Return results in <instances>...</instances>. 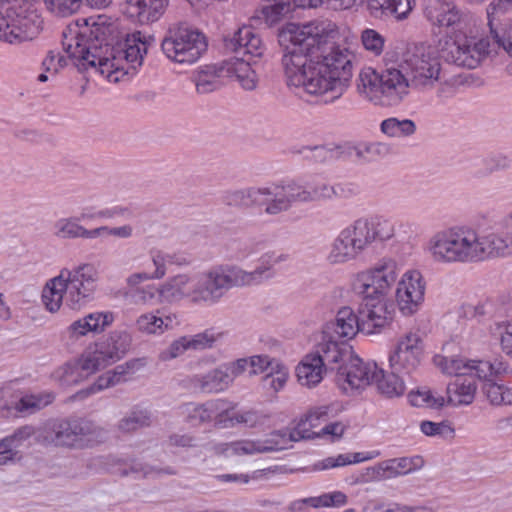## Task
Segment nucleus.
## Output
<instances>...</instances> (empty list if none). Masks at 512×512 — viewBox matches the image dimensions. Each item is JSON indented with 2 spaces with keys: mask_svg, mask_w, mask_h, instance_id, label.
Wrapping results in <instances>:
<instances>
[{
  "mask_svg": "<svg viewBox=\"0 0 512 512\" xmlns=\"http://www.w3.org/2000/svg\"><path fill=\"white\" fill-rule=\"evenodd\" d=\"M54 396L52 394L27 395L22 397L15 406V409L21 413H33L52 403Z\"/></svg>",
  "mask_w": 512,
  "mask_h": 512,
  "instance_id": "obj_52",
  "label": "nucleus"
},
{
  "mask_svg": "<svg viewBox=\"0 0 512 512\" xmlns=\"http://www.w3.org/2000/svg\"><path fill=\"white\" fill-rule=\"evenodd\" d=\"M161 48L168 59L179 64H193L207 49L205 36L198 30L179 24L170 27Z\"/></svg>",
  "mask_w": 512,
  "mask_h": 512,
  "instance_id": "obj_8",
  "label": "nucleus"
},
{
  "mask_svg": "<svg viewBox=\"0 0 512 512\" xmlns=\"http://www.w3.org/2000/svg\"><path fill=\"white\" fill-rule=\"evenodd\" d=\"M285 259H286V256L284 254L276 255L275 252H268V253L264 254L260 258L261 264L254 271H258V270H265V271L262 273L261 279L259 281L255 282L254 285L260 284L263 281L273 277L274 274L272 272V267L276 263L284 261Z\"/></svg>",
  "mask_w": 512,
  "mask_h": 512,
  "instance_id": "obj_58",
  "label": "nucleus"
},
{
  "mask_svg": "<svg viewBox=\"0 0 512 512\" xmlns=\"http://www.w3.org/2000/svg\"><path fill=\"white\" fill-rule=\"evenodd\" d=\"M424 15L439 27H450L460 22L462 13L453 0H424Z\"/></svg>",
  "mask_w": 512,
  "mask_h": 512,
  "instance_id": "obj_24",
  "label": "nucleus"
},
{
  "mask_svg": "<svg viewBox=\"0 0 512 512\" xmlns=\"http://www.w3.org/2000/svg\"><path fill=\"white\" fill-rule=\"evenodd\" d=\"M223 366L212 369L205 374H196L191 379L194 389L203 393H218L230 386V378Z\"/></svg>",
  "mask_w": 512,
  "mask_h": 512,
  "instance_id": "obj_29",
  "label": "nucleus"
},
{
  "mask_svg": "<svg viewBox=\"0 0 512 512\" xmlns=\"http://www.w3.org/2000/svg\"><path fill=\"white\" fill-rule=\"evenodd\" d=\"M433 362L445 374L454 376L469 375L470 360H465L461 357L436 355L433 358Z\"/></svg>",
  "mask_w": 512,
  "mask_h": 512,
  "instance_id": "obj_47",
  "label": "nucleus"
},
{
  "mask_svg": "<svg viewBox=\"0 0 512 512\" xmlns=\"http://www.w3.org/2000/svg\"><path fill=\"white\" fill-rule=\"evenodd\" d=\"M321 358L322 365L326 369L337 370L340 362L345 363L346 359L352 354L347 350L341 349L337 343V339L330 338V340L321 343L318 350L314 352Z\"/></svg>",
  "mask_w": 512,
  "mask_h": 512,
  "instance_id": "obj_39",
  "label": "nucleus"
},
{
  "mask_svg": "<svg viewBox=\"0 0 512 512\" xmlns=\"http://www.w3.org/2000/svg\"><path fill=\"white\" fill-rule=\"evenodd\" d=\"M114 320L111 312H95L72 322L67 328L71 339H79L88 333H101L110 326Z\"/></svg>",
  "mask_w": 512,
  "mask_h": 512,
  "instance_id": "obj_26",
  "label": "nucleus"
},
{
  "mask_svg": "<svg viewBox=\"0 0 512 512\" xmlns=\"http://www.w3.org/2000/svg\"><path fill=\"white\" fill-rule=\"evenodd\" d=\"M429 252L438 263H477V232L467 227L439 231L429 241Z\"/></svg>",
  "mask_w": 512,
  "mask_h": 512,
  "instance_id": "obj_5",
  "label": "nucleus"
},
{
  "mask_svg": "<svg viewBox=\"0 0 512 512\" xmlns=\"http://www.w3.org/2000/svg\"><path fill=\"white\" fill-rule=\"evenodd\" d=\"M423 465L424 460L421 456L401 457L379 463L375 471L379 479H387L409 474L422 468Z\"/></svg>",
  "mask_w": 512,
  "mask_h": 512,
  "instance_id": "obj_28",
  "label": "nucleus"
},
{
  "mask_svg": "<svg viewBox=\"0 0 512 512\" xmlns=\"http://www.w3.org/2000/svg\"><path fill=\"white\" fill-rule=\"evenodd\" d=\"M361 43L364 49L374 56L382 54L385 46V37L375 29L366 28L361 32Z\"/></svg>",
  "mask_w": 512,
  "mask_h": 512,
  "instance_id": "obj_53",
  "label": "nucleus"
},
{
  "mask_svg": "<svg viewBox=\"0 0 512 512\" xmlns=\"http://www.w3.org/2000/svg\"><path fill=\"white\" fill-rule=\"evenodd\" d=\"M377 377V365L365 363L358 356H349L339 365L336 382L345 393L363 389Z\"/></svg>",
  "mask_w": 512,
  "mask_h": 512,
  "instance_id": "obj_14",
  "label": "nucleus"
},
{
  "mask_svg": "<svg viewBox=\"0 0 512 512\" xmlns=\"http://www.w3.org/2000/svg\"><path fill=\"white\" fill-rule=\"evenodd\" d=\"M310 507L320 508V507H332V506H342L347 502V496L340 491H335L332 493L323 494L318 497H312L309 500Z\"/></svg>",
  "mask_w": 512,
  "mask_h": 512,
  "instance_id": "obj_57",
  "label": "nucleus"
},
{
  "mask_svg": "<svg viewBox=\"0 0 512 512\" xmlns=\"http://www.w3.org/2000/svg\"><path fill=\"white\" fill-rule=\"evenodd\" d=\"M107 352V355L114 363L118 361L129 348V335L121 331L111 332L105 339L97 342Z\"/></svg>",
  "mask_w": 512,
  "mask_h": 512,
  "instance_id": "obj_42",
  "label": "nucleus"
},
{
  "mask_svg": "<svg viewBox=\"0 0 512 512\" xmlns=\"http://www.w3.org/2000/svg\"><path fill=\"white\" fill-rule=\"evenodd\" d=\"M64 276H57L47 282L42 292V301L51 313L57 312L65 301Z\"/></svg>",
  "mask_w": 512,
  "mask_h": 512,
  "instance_id": "obj_41",
  "label": "nucleus"
},
{
  "mask_svg": "<svg viewBox=\"0 0 512 512\" xmlns=\"http://www.w3.org/2000/svg\"><path fill=\"white\" fill-rule=\"evenodd\" d=\"M123 383L121 379L115 375L113 370H109L104 374L100 375L96 381L88 388L83 389L77 393L81 398L89 396L93 393H97L104 389L114 387L118 384Z\"/></svg>",
  "mask_w": 512,
  "mask_h": 512,
  "instance_id": "obj_54",
  "label": "nucleus"
},
{
  "mask_svg": "<svg viewBox=\"0 0 512 512\" xmlns=\"http://www.w3.org/2000/svg\"><path fill=\"white\" fill-rule=\"evenodd\" d=\"M362 332L360 318L350 307L341 308L333 322L327 324L325 333L330 338L347 340Z\"/></svg>",
  "mask_w": 512,
  "mask_h": 512,
  "instance_id": "obj_25",
  "label": "nucleus"
},
{
  "mask_svg": "<svg viewBox=\"0 0 512 512\" xmlns=\"http://www.w3.org/2000/svg\"><path fill=\"white\" fill-rule=\"evenodd\" d=\"M489 53V40L464 37L453 41L448 46L446 58L457 66L474 69Z\"/></svg>",
  "mask_w": 512,
  "mask_h": 512,
  "instance_id": "obj_15",
  "label": "nucleus"
},
{
  "mask_svg": "<svg viewBox=\"0 0 512 512\" xmlns=\"http://www.w3.org/2000/svg\"><path fill=\"white\" fill-rule=\"evenodd\" d=\"M281 197L268 207L271 215H277L288 211L294 203L314 202L332 199L334 189L332 185L325 182H313L309 186L302 185L296 181L281 184Z\"/></svg>",
  "mask_w": 512,
  "mask_h": 512,
  "instance_id": "obj_10",
  "label": "nucleus"
},
{
  "mask_svg": "<svg viewBox=\"0 0 512 512\" xmlns=\"http://www.w3.org/2000/svg\"><path fill=\"white\" fill-rule=\"evenodd\" d=\"M506 368L502 362L491 363L483 360H470L469 375L474 372L478 379L488 383L495 377L505 372Z\"/></svg>",
  "mask_w": 512,
  "mask_h": 512,
  "instance_id": "obj_48",
  "label": "nucleus"
},
{
  "mask_svg": "<svg viewBox=\"0 0 512 512\" xmlns=\"http://www.w3.org/2000/svg\"><path fill=\"white\" fill-rule=\"evenodd\" d=\"M35 429L31 425L21 426L10 436L0 440V465L6 464L13 460L16 452L15 448L21 446L26 440L32 437Z\"/></svg>",
  "mask_w": 512,
  "mask_h": 512,
  "instance_id": "obj_37",
  "label": "nucleus"
},
{
  "mask_svg": "<svg viewBox=\"0 0 512 512\" xmlns=\"http://www.w3.org/2000/svg\"><path fill=\"white\" fill-rule=\"evenodd\" d=\"M43 28V20L36 12L18 14L9 19V28L4 41L10 44H19L35 39Z\"/></svg>",
  "mask_w": 512,
  "mask_h": 512,
  "instance_id": "obj_22",
  "label": "nucleus"
},
{
  "mask_svg": "<svg viewBox=\"0 0 512 512\" xmlns=\"http://www.w3.org/2000/svg\"><path fill=\"white\" fill-rule=\"evenodd\" d=\"M425 284L418 271L404 274L398 284L396 301L402 314L410 316L418 311L424 301Z\"/></svg>",
  "mask_w": 512,
  "mask_h": 512,
  "instance_id": "obj_20",
  "label": "nucleus"
},
{
  "mask_svg": "<svg viewBox=\"0 0 512 512\" xmlns=\"http://www.w3.org/2000/svg\"><path fill=\"white\" fill-rule=\"evenodd\" d=\"M367 9L375 18L393 16L396 20H403L412 11L411 0H366Z\"/></svg>",
  "mask_w": 512,
  "mask_h": 512,
  "instance_id": "obj_30",
  "label": "nucleus"
},
{
  "mask_svg": "<svg viewBox=\"0 0 512 512\" xmlns=\"http://www.w3.org/2000/svg\"><path fill=\"white\" fill-rule=\"evenodd\" d=\"M49 9L60 16L71 15L80 7V0H44Z\"/></svg>",
  "mask_w": 512,
  "mask_h": 512,
  "instance_id": "obj_60",
  "label": "nucleus"
},
{
  "mask_svg": "<svg viewBox=\"0 0 512 512\" xmlns=\"http://www.w3.org/2000/svg\"><path fill=\"white\" fill-rule=\"evenodd\" d=\"M225 48L236 54V62H227V75L234 74L241 86L253 90L257 84L255 71L250 66V60L261 57L265 45L259 34L251 26L239 28L233 36L224 39Z\"/></svg>",
  "mask_w": 512,
  "mask_h": 512,
  "instance_id": "obj_4",
  "label": "nucleus"
},
{
  "mask_svg": "<svg viewBox=\"0 0 512 512\" xmlns=\"http://www.w3.org/2000/svg\"><path fill=\"white\" fill-rule=\"evenodd\" d=\"M424 356V342L419 332L409 331L402 335L389 355V364L394 372L404 375L414 373Z\"/></svg>",
  "mask_w": 512,
  "mask_h": 512,
  "instance_id": "obj_12",
  "label": "nucleus"
},
{
  "mask_svg": "<svg viewBox=\"0 0 512 512\" xmlns=\"http://www.w3.org/2000/svg\"><path fill=\"white\" fill-rule=\"evenodd\" d=\"M278 197H281V187L279 184H273L267 187L227 191L223 195V202L234 207L265 206V213L271 215L267 209Z\"/></svg>",
  "mask_w": 512,
  "mask_h": 512,
  "instance_id": "obj_18",
  "label": "nucleus"
},
{
  "mask_svg": "<svg viewBox=\"0 0 512 512\" xmlns=\"http://www.w3.org/2000/svg\"><path fill=\"white\" fill-rule=\"evenodd\" d=\"M113 362L107 355V352L95 343L94 347L86 349L78 359L77 366L87 374H93L100 369H104Z\"/></svg>",
  "mask_w": 512,
  "mask_h": 512,
  "instance_id": "obj_38",
  "label": "nucleus"
},
{
  "mask_svg": "<svg viewBox=\"0 0 512 512\" xmlns=\"http://www.w3.org/2000/svg\"><path fill=\"white\" fill-rule=\"evenodd\" d=\"M337 35L335 24L327 21L287 26L282 37L290 45L281 62L288 86L314 97L330 95L329 101L342 96L353 75L355 56L336 44Z\"/></svg>",
  "mask_w": 512,
  "mask_h": 512,
  "instance_id": "obj_1",
  "label": "nucleus"
},
{
  "mask_svg": "<svg viewBox=\"0 0 512 512\" xmlns=\"http://www.w3.org/2000/svg\"><path fill=\"white\" fill-rule=\"evenodd\" d=\"M394 311L383 297H364L360 310L362 333H381L393 322Z\"/></svg>",
  "mask_w": 512,
  "mask_h": 512,
  "instance_id": "obj_16",
  "label": "nucleus"
},
{
  "mask_svg": "<svg viewBox=\"0 0 512 512\" xmlns=\"http://www.w3.org/2000/svg\"><path fill=\"white\" fill-rule=\"evenodd\" d=\"M316 427V423L310 421L308 416L305 415L289 432L288 438L286 433L277 431L272 433L270 437L265 440H239L231 443L217 444L214 446V451L216 454H222L226 457L277 451L283 449L288 441L297 442L300 440L318 438V431L314 430Z\"/></svg>",
  "mask_w": 512,
  "mask_h": 512,
  "instance_id": "obj_6",
  "label": "nucleus"
},
{
  "mask_svg": "<svg viewBox=\"0 0 512 512\" xmlns=\"http://www.w3.org/2000/svg\"><path fill=\"white\" fill-rule=\"evenodd\" d=\"M288 379V371L286 367L280 363H275V368L273 372H268L264 377L265 385L269 386L274 392H278L281 390L286 384Z\"/></svg>",
  "mask_w": 512,
  "mask_h": 512,
  "instance_id": "obj_56",
  "label": "nucleus"
},
{
  "mask_svg": "<svg viewBox=\"0 0 512 512\" xmlns=\"http://www.w3.org/2000/svg\"><path fill=\"white\" fill-rule=\"evenodd\" d=\"M56 235L62 238H85L93 239L99 237V230H88L78 223V219H61L55 224Z\"/></svg>",
  "mask_w": 512,
  "mask_h": 512,
  "instance_id": "obj_43",
  "label": "nucleus"
},
{
  "mask_svg": "<svg viewBox=\"0 0 512 512\" xmlns=\"http://www.w3.org/2000/svg\"><path fill=\"white\" fill-rule=\"evenodd\" d=\"M78 369L77 364H65L56 370L54 375L63 386H70L78 382Z\"/></svg>",
  "mask_w": 512,
  "mask_h": 512,
  "instance_id": "obj_63",
  "label": "nucleus"
},
{
  "mask_svg": "<svg viewBox=\"0 0 512 512\" xmlns=\"http://www.w3.org/2000/svg\"><path fill=\"white\" fill-rule=\"evenodd\" d=\"M381 131L389 137H405L414 134L415 123L410 119L388 118L381 123Z\"/></svg>",
  "mask_w": 512,
  "mask_h": 512,
  "instance_id": "obj_49",
  "label": "nucleus"
},
{
  "mask_svg": "<svg viewBox=\"0 0 512 512\" xmlns=\"http://www.w3.org/2000/svg\"><path fill=\"white\" fill-rule=\"evenodd\" d=\"M168 5V0H136L135 14L141 22H154L160 18Z\"/></svg>",
  "mask_w": 512,
  "mask_h": 512,
  "instance_id": "obj_45",
  "label": "nucleus"
},
{
  "mask_svg": "<svg viewBox=\"0 0 512 512\" xmlns=\"http://www.w3.org/2000/svg\"><path fill=\"white\" fill-rule=\"evenodd\" d=\"M143 359H132L123 364L116 366L112 369L116 376H118L121 381L127 382L132 379L133 375L140 370L144 366Z\"/></svg>",
  "mask_w": 512,
  "mask_h": 512,
  "instance_id": "obj_59",
  "label": "nucleus"
},
{
  "mask_svg": "<svg viewBox=\"0 0 512 512\" xmlns=\"http://www.w3.org/2000/svg\"><path fill=\"white\" fill-rule=\"evenodd\" d=\"M150 423L151 418L148 411L136 409L119 421L118 429L121 432L130 433L137 431L140 428L149 426Z\"/></svg>",
  "mask_w": 512,
  "mask_h": 512,
  "instance_id": "obj_50",
  "label": "nucleus"
},
{
  "mask_svg": "<svg viewBox=\"0 0 512 512\" xmlns=\"http://www.w3.org/2000/svg\"><path fill=\"white\" fill-rule=\"evenodd\" d=\"M483 391L492 405L512 404V388L497 384L492 380L483 385Z\"/></svg>",
  "mask_w": 512,
  "mask_h": 512,
  "instance_id": "obj_51",
  "label": "nucleus"
},
{
  "mask_svg": "<svg viewBox=\"0 0 512 512\" xmlns=\"http://www.w3.org/2000/svg\"><path fill=\"white\" fill-rule=\"evenodd\" d=\"M270 4L263 6L262 13L267 21L275 23L284 15L288 14L293 3L300 8H317L321 6L325 0H268ZM331 4V0H328Z\"/></svg>",
  "mask_w": 512,
  "mask_h": 512,
  "instance_id": "obj_34",
  "label": "nucleus"
},
{
  "mask_svg": "<svg viewBox=\"0 0 512 512\" xmlns=\"http://www.w3.org/2000/svg\"><path fill=\"white\" fill-rule=\"evenodd\" d=\"M152 42H154V37L145 35L141 31H135L127 35L122 52L125 60L132 68L135 69L142 65L144 55Z\"/></svg>",
  "mask_w": 512,
  "mask_h": 512,
  "instance_id": "obj_31",
  "label": "nucleus"
},
{
  "mask_svg": "<svg viewBox=\"0 0 512 512\" xmlns=\"http://www.w3.org/2000/svg\"><path fill=\"white\" fill-rule=\"evenodd\" d=\"M227 73V63L224 65H205L195 75L196 90L200 94H207L219 89L221 78Z\"/></svg>",
  "mask_w": 512,
  "mask_h": 512,
  "instance_id": "obj_35",
  "label": "nucleus"
},
{
  "mask_svg": "<svg viewBox=\"0 0 512 512\" xmlns=\"http://www.w3.org/2000/svg\"><path fill=\"white\" fill-rule=\"evenodd\" d=\"M476 384L469 378H457L447 386V401L453 406L469 405L476 393Z\"/></svg>",
  "mask_w": 512,
  "mask_h": 512,
  "instance_id": "obj_36",
  "label": "nucleus"
},
{
  "mask_svg": "<svg viewBox=\"0 0 512 512\" xmlns=\"http://www.w3.org/2000/svg\"><path fill=\"white\" fill-rule=\"evenodd\" d=\"M266 416L255 410L235 411L234 405L230 402L229 412L226 416V427H233L235 424H244L248 427H256L262 424Z\"/></svg>",
  "mask_w": 512,
  "mask_h": 512,
  "instance_id": "obj_46",
  "label": "nucleus"
},
{
  "mask_svg": "<svg viewBox=\"0 0 512 512\" xmlns=\"http://www.w3.org/2000/svg\"><path fill=\"white\" fill-rule=\"evenodd\" d=\"M346 229L362 251H365L376 240H388L394 235L392 223L381 217L357 219Z\"/></svg>",
  "mask_w": 512,
  "mask_h": 512,
  "instance_id": "obj_17",
  "label": "nucleus"
},
{
  "mask_svg": "<svg viewBox=\"0 0 512 512\" xmlns=\"http://www.w3.org/2000/svg\"><path fill=\"white\" fill-rule=\"evenodd\" d=\"M230 402L213 399L204 403H188L183 406V415L192 426H201L214 422L217 427H224L229 412Z\"/></svg>",
  "mask_w": 512,
  "mask_h": 512,
  "instance_id": "obj_19",
  "label": "nucleus"
},
{
  "mask_svg": "<svg viewBox=\"0 0 512 512\" xmlns=\"http://www.w3.org/2000/svg\"><path fill=\"white\" fill-rule=\"evenodd\" d=\"M350 232L344 228L333 241L328 260L332 264H342L355 260L363 251L358 246Z\"/></svg>",
  "mask_w": 512,
  "mask_h": 512,
  "instance_id": "obj_27",
  "label": "nucleus"
},
{
  "mask_svg": "<svg viewBox=\"0 0 512 512\" xmlns=\"http://www.w3.org/2000/svg\"><path fill=\"white\" fill-rule=\"evenodd\" d=\"M512 256V231L477 234L478 262Z\"/></svg>",
  "mask_w": 512,
  "mask_h": 512,
  "instance_id": "obj_23",
  "label": "nucleus"
},
{
  "mask_svg": "<svg viewBox=\"0 0 512 512\" xmlns=\"http://www.w3.org/2000/svg\"><path fill=\"white\" fill-rule=\"evenodd\" d=\"M441 63L430 46L412 44L397 65H389L378 73L365 68L359 74L358 91L375 104L397 105L410 88L425 90L440 79Z\"/></svg>",
  "mask_w": 512,
  "mask_h": 512,
  "instance_id": "obj_2",
  "label": "nucleus"
},
{
  "mask_svg": "<svg viewBox=\"0 0 512 512\" xmlns=\"http://www.w3.org/2000/svg\"><path fill=\"white\" fill-rule=\"evenodd\" d=\"M158 294V288L153 285L131 288L125 293V299L134 305H146Z\"/></svg>",
  "mask_w": 512,
  "mask_h": 512,
  "instance_id": "obj_55",
  "label": "nucleus"
},
{
  "mask_svg": "<svg viewBox=\"0 0 512 512\" xmlns=\"http://www.w3.org/2000/svg\"><path fill=\"white\" fill-rule=\"evenodd\" d=\"M410 402L415 406L426 405L432 408H439L444 405L445 399L442 396L435 397L431 391H423L411 394Z\"/></svg>",
  "mask_w": 512,
  "mask_h": 512,
  "instance_id": "obj_61",
  "label": "nucleus"
},
{
  "mask_svg": "<svg viewBox=\"0 0 512 512\" xmlns=\"http://www.w3.org/2000/svg\"><path fill=\"white\" fill-rule=\"evenodd\" d=\"M161 302L175 303L188 299L193 304H200L197 280L185 274L169 278L158 287Z\"/></svg>",
  "mask_w": 512,
  "mask_h": 512,
  "instance_id": "obj_21",
  "label": "nucleus"
},
{
  "mask_svg": "<svg viewBox=\"0 0 512 512\" xmlns=\"http://www.w3.org/2000/svg\"><path fill=\"white\" fill-rule=\"evenodd\" d=\"M215 341L216 337L214 334L209 331H205L203 333L196 334L193 337H187L186 343L188 344L189 349L202 350L212 347Z\"/></svg>",
  "mask_w": 512,
  "mask_h": 512,
  "instance_id": "obj_64",
  "label": "nucleus"
},
{
  "mask_svg": "<svg viewBox=\"0 0 512 512\" xmlns=\"http://www.w3.org/2000/svg\"><path fill=\"white\" fill-rule=\"evenodd\" d=\"M324 371L320 356L314 353L307 354L296 367L299 383L309 388L322 381Z\"/></svg>",
  "mask_w": 512,
  "mask_h": 512,
  "instance_id": "obj_33",
  "label": "nucleus"
},
{
  "mask_svg": "<svg viewBox=\"0 0 512 512\" xmlns=\"http://www.w3.org/2000/svg\"><path fill=\"white\" fill-rule=\"evenodd\" d=\"M160 310L156 314L144 313L136 320L137 329L145 334H163L166 330L172 329L174 325L178 324L177 315L170 313L167 315H159Z\"/></svg>",
  "mask_w": 512,
  "mask_h": 512,
  "instance_id": "obj_32",
  "label": "nucleus"
},
{
  "mask_svg": "<svg viewBox=\"0 0 512 512\" xmlns=\"http://www.w3.org/2000/svg\"><path fill=\"white\" fill-rule=\"evenodd\" d=\"M399 372H385L377 368V377L374 378L378 391L388 398L399 397L405 392L404 381Z\"/></svg>",
  "mask_w": 512,
  "mask_h": 512,
  "instance_id": "obj_40",
  "label": "nucleus"
},
{
  "mask_svg": "<svg viewBox=\"0 0 512 512\" xmlns=\"http://www.w3.org/2000/svg\"><path fill=\"white\" fill-rule=\"evenodd\" d=\"M99 427L86 419L54 420L46 424L43 438L61 447L80 446L84 438L98 435Z\"/></svg>",
  "mask_w": 512,
  "mask_h": 512,
  "instance_id": "obj_11",
  "label": "nucleus"
},
{
  "mask_svg": "<svg viewBox=\"0 0 512 512\" xmlns=\"http://www.w3.org/2000/svg\"><path fill=\"white\" fill-rule=\"evenodd\" d=\"M275 359H270L267 355H257L252 356L249 360V365L251 367L250 374H258L263 372H273L275 368V363H277Z\"/></svg>",
  "mask_w": 512,
  "mask_h": 512,
  "instance_id": "obj_62",
  "label": "nucleus"
},
{
  "mask_svg": "<svg viewBox=\"0 0 512 512\" xmlns=\"http://www.w3.org/2000/svg\"><path fill=\"white\" fill-rule=\"evenodd\" d=\"M390 153V146L382 142L359 143L348 147V154L358 160L372 161Z\"/></svg>",
  "mask_w": 512,
  "mask_h": 512,
  "instance_id": "obj_44",
  "label": "nucleus"
},
{
  "mask_svg": "<svg viewBox=\"0 0 512 512\" xmlns=\"http://www.w3.org/2000/svg\"><path fill=\"white\" fill-rule=\"evenodd\" d=\"M396 279V263L393 260H383L373 269L359 273L353 287L364 297L385 298Z\"/></svg>",
  "mask_w": 512,
  "mask_h": 512,
  "instance_id": "obj_13",
  "label": "nucleus"
},
{
  "mask_svg": "<svg viewBox=\"0 0 512 512\" xmlns=\"http://www.w3.org/2000/svg\"><path fill=\"white\" fill-rule=\"evenodd\" d=\"M86 25L88 33L81 32L70 39L69 43H64L65 52L69 58L77 61L75 64L80 70L98 65L101 73H104L103 67L108 66L110 60L102 55V49L103 46L106 48L109 46L110 27L106 25L105 16H98L96 20L89 18L86 20Z\"/></svg>",
  "mask_w": 512,
  "mask_h": 512,
  "instance_id": "obj_3",
  "label": "nucleus"
},
{
  "mask_svg": "<svg viewBox=\"0 0 512 512\" xmlns=\"http://www.w3.org/2000/svg\"><path fill=\"white\" fill-rule=\"evenodd\" d=\"M60 276H64L65 304L69 308L78 310L93 298L98 271L92 264L85 263L72 270L63 269Z\"/></svg>",
  "mask_w": 512,
  "mask_h": 512,
  "instance_id": "obj_9",
  "label": "nucleus"
},
{
  "mask_svg": "<svg viewBox=\"0 0 512 512\" xmlns=\"http://www.w3.org/2000/svg\"><path fill=\"white\" fill-rule=\"evenodd\" d=\"M265 270L245 271L237 266H217L197 280L200 303H216L232 287L254 285Z\"/></svg>",
  "mask_w": 512,
  "mask_h": 512,
  "instance_id": "obj_7",
  "label": "nucleus"
}]
</instances>
